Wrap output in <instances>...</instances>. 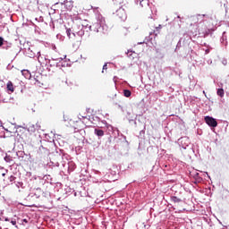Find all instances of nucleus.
Returning <instances> with one entry per match:
<instances>
[{"label": "nucleus", "mask_w": 229, "mask_h": 229, "mask_svg": "<svg viewBox=\"0 0 229 229\" xmlns=\"http://www.w3.org/2000/svg\"><path fill=\"white\" fill-rule=\"evenodd\" d=\"M4 160L7 162V164H12L13 162V157L12 156L6 154L5 157H4Z\"/></svg>", "instance_id": "nucleus-18"}, {"label": "nucleus", "mask_w": 229, "mask_h": 229, "mask_svg": "<svg viewBox=\"0 0 229 229\" xmlns=\"http://www.w3.org/2000/svg\"><path fill=\"white\" fill-rule=\"evenodd\" d=\"M218 223H219V225H223V223L220 220H218Z\"/></svg>", "instance_id": "nucleus-42"}, {"label": "nucleus", "mask_w": 229, "mask_h": 229, "mask_svg": "<svg viewBox=\"0 0 229 229\" xmlns=\"http://www.w3.org/2000/svg\"><path fill=\"white\" fill-rule=\"evenodd\" d=\"M135 3L136 4H139L140 3V5L141 7H144V4H148V6H149V3H148V0H135Z\"/></svg>", "instance_id": "nucleus-17"}, {"label": "nucleus", "mask_w": 229, "mask_h": 229, "mask_svg": "<svg viewBox=\"0 0 229 229\" xmlns=\"http://www.w3.org/2000/svg\"><path fill=\"white\" fill-rule=\"evenodd\" d=\"M227 40V37H226V31H224L222 34V37L220 38V42L221 44H224L225 46H228V41Z\"/></svg>", "instance_id": "nucleus-16"}, {"label": "nucleus", "mask_w": 229, "mask_h": 229, "mask_svg": "<svg viewBox=\"0 0 229 229\" xmlns=\"http://www.w3.org/2000/svg\"><path fill=\"white\" fill-rule=\"evenodd\" d=\"M11 225H13V226H15V228H18V226H17V221L12 220V221H11Z\"/></svg>", "instance_id": "nucleus-30"}, {"label": "nucleus", "mask_w": 229, "mask_h": 229, "mask_svg": "<svg viewBox=\"0 0 229 229\" xmlns=\"http://www.w3.org/2000/svg\"><path fill=\"white\" fill-rule=\"evenodd\" d=\"M51 47H52L53 51H56V45L53 44V45L51 46Z\"/></svg>", "instance_id": "nucleus-34"}, {"label": "nucleus", "mask_w": 229, "mask_h": 229, "mask_svg": "<svg viewBox=\"0 0 229 229\" xmlns=\"http://www.w3.org/2000/svg\"><path fill=\"white\" fill-rule=\"evenodd\" d=\"M180 148L182 149H189V151H194L192 145L191 144V139L189 137H182L178 140Z\"/></svg>", "instance_id": "nucleus-5"}, {"label": "nucleus", "mask_w": 229, "mask_h": 229, "mask_svg": "<svg viewBox=\"0 0 229 229\" xmlns=\"http://www.w3.org/2000/svg\"><path fill=\"white\" fill-rule=\"evenodd\" d=\"M208 53H210V49H206L205 50V55H208Z\"/></svg>", "instance_id": "nucleus-37"}, {"label": "nucleus", "mask_w": 229, "mask_h": 229, "mask_svg": "<svg viewBox=\"0 0 229 229\" xmlns=\"http://www.w3.org/2000/svg\"><path fill=\"white\" fill-rule=\"evenodd\" d=\"M116 15L121 19V21H126V11H124V8L123 5H121L117 10H116Z\"/></svg>", "instance_id": "nucleus-10"}, {"label": "nucleus", "mask_w": 229, "mask_h": 229, "mask_svg": "<svg viewBox=\"0 0 229 229\" xmlns=\"http://www.w3.org/2000/svg\"><path fill=\"white\" fill-rule=\"evenodd\" d=\"M4 221H10V218H8V217H4Z\"/></svg>", "instance_id": "nucleus-41"}, {"label": "nucleus", "mask_w": 229, "mask_h": 229, "mask_svg": "<svg viewBox=\"0 0 229 229\" xmlns=\"http://www.w3.org/2000/svg\"><path fill=\"white\" fill-rule=\"evenodd\" d=\"M21 72H22L23 76H26L27 78H28V76H30V71H28V70H23Z\"/></svg>", "instance_id": "nucleus-27"}, {"label": "nucleus", "mask_w": 229, "mask_h": 229, "mask_svg": "<svg viewBox=\"0 0 229 229\" xmlns=\"http://www.w3.org/2000/svg\"><path fill=\"white\" fill-rule=\"evenodd\" d=\"M114 4H115V6H119L121 4H123V0H113Z\"/></svg>", "instance_id": "nucleus-26"}, {"label": "nucleus", "mask_w": 229, "mask_h": 229, "mask_svg": "<svg viewBox=\"0 0 229 229\" xmlns=\"http://www.w3.org/2000/svg\"><path fill=\"white\" fill-rule=\"evenodd\" d=\"M128 56H131V55H128Z\"/></svg>", "instance_id": "nucleus-47"}, {"label": "nucleus", "mask_w": 229, "mask_h": 229, "mask_svg": "<svg viewBox=\"0 0 229 229\" xmlns=\"http://www.w3.org/2000/svg\"><path fill=\"white\" fill-rule=\"evenodd\" d=\"M2 101L3 103H12V101H8L6 98H4Z\"/></svg>", "instance_id": "nucleus-36"}, {"label": "nucleus", "mask_w": 229, "mask_h": 229, "mask_svg": "<svg viewBox=\"0 0 229 229\" xmlns=\"http://www.w3.org/2000/svg\"><path fill=\"white\" fill-rule=\"evenodd\" d=\"M40 194H42V189L37 188L34 196H36V198H40Z\"/></svg>", "instance_id": "nucleus-23"}, {"label": "nucleus", "mask_w": 229, "mask_h": 229, "mask_svg": "<svg viewBox=\"0 0 229 229\" xmlns=\"http://www.w3.org/2000/svg\"><path fill=\"white\" fill-rule=\"evenodd\" d=\"M15 179H16L15 176L11 175V176L9 177V182H15Z\"/></svg>", "instance_id": "nucleus-31"}, {"label": "nucleus", "mask_w": 229, "mask_h": 229, "mask_svg": "<svg viewBox=\"0 0 229 229\" xmlns=\"http://www.w3.org/2000/svg\"><path fill=\"white\" fill-rule=\"evenodd\" d=\"M181 47H182V38L178 41V43L176 45L175 51H176V49H180Z\"/></svg>", "instance_id": "nucleus-28"}, {"label": "nucleus", "mask_w": 229, "mask_h": 229, "mask_svg": "<svg viewBox=\"0 0 229 229\" xmlns=\"http://www.w3.org/2000/svg\"><path fill=\"white\" fill-rule=\"evenodd\" d=\"M2 49H5L6 51L11 49L12 53H13L15 56L19 55L17 51H15V47H12V43H9L8 41H4V39L2 45Z\"/></svg>", "instance_id": "nucleus-8"}, {"label": "nucleus", "mask_w": 229, "mask_h": 229, "mask_svg": "<svg viewBox=\"0 0 229 229\" xmlns=\"http://www.w3.org/2000/svg\"><path fill=\"white\" fill-rule=\"evenodd\" d=\"M171 201H173V203H182V199H180L176 196H172Z\"/></svg>", "instance_id": "nucleus-20"}, {"label": "nucleus", "mask_w": 229, "mask_h": 229, "mask_svg": "<svg viewBox=\"0 0 229 229\" xmlns=\"http://www.w3.org/2000/svg\"><path fill=\"white\" fill-rule=\"evenodd\" d=\"M62 4H64V7L66 8V10L71 11L72 10V2L68 1V0H64V3H62Z\"/></svg>", "instance_id": "nucleus-15"}, {"label": "nucleus", "mask_w": 229, "mask_h": 229, "mask_svg": "<svg viewBox=\"0 0 229 229\" xmlns=\"http://www.w3.org/2000/svg\"><path fill=\"white\" fill-rule=\"evenodd\" d=\"M4 127L0 128V130H3Z\"/></svg>", "instance_id": "nucleus-48"}, {"label": "nucleus", "mask_w": 229, "mask_h": 229, "mask_svg": "<svg viewBox=\"0 0 229 229\" xmlns=\"http://www.w3.org/2000/svg\"><path fill=\"white\" fill-rule=\"evenodd\" d=\"M213 31H215L214 29H207L204 32V37H208V35H212Z\"/></svg>", "instance_id": "nucleus-22"}, {"label": "nucleus", "mask_w": 229, "mask_h": 229, "mask_svg": "<svg viewBox=\"0 0 229 229\" xmlns=\"http://www.w3.org/2000/svg\"><path fill=\"white\" fill-rule=\"evenodd\" d=\"M22 185H24V183H23L22 182H16V187H17L18 189H21V187H22Z\"/></svg>", "instance_id": "nucleus-29"}, {"label": "nucleus", "mask_w": 229, "mask_h": 229, "mask_svg": "<svg viewBox=\"0 0 229 229\" xmlns=\"http://www.w3.org/2000/svg\"><path fill=\"white\" fill-rule=\"evenodd\" d=\"M162 28V25H159V29Z\"/></svg>", "instance_id": "nucleus-45"}, {"label": "nucleus", "mask_w": 229, "mask_h": 229, "mask_svg": "<svg viewBox=\"0 0 229 229\" xmlns=\"http://www.w3.org/2000/svg\"><path fill=\"white\" fill-rule=\"evenodd\" d=\"M0 221H1V217H0Z\"/></svg>", "instance_id": "nucleus-49"}, {"label": "nucleus", "mask_w": 229, "mask_h": 229, "mask_svg": "<svg viewBox=\"0 0 229 229\" xmlns=\"http://www.w3.org/2000/svg\"><path fill=\"white\" fill-rule=\"evenodd\" d=\"M115 169L116 168L114 167L113 169L111 168L106 171L105 176L107 180H113V182H114L115 176H117V171H115Z\"/></svg>", "instance_id": "nucleus-6"}, {"label": "nucleus", "mask_w": 229, "mask_h": 229, "mask_svg": "<svg viewBox=\"0 0 229 229\" xmlns=\"http://www.w3.org/2000/svg\"><path fill=\"white\" fill-rule=\"evenodd\" d=\"M191 176L194 178V183H201V182H203V177H201V175H199V173H198L197 171L191 172Z\"/></svg>", "instance_id": "nucleus-12"}, {"label": "nucleus", "mask_w": 229, "mask_h": 229, "mask_svg": "<svg viewBox=\"0 0 229 229\" xmlns=\"http://www.w3.org/2000/svg\"><path fill=\"white\" fill-rule=\"evenodd\" d=\"M123 95L125 98H130L131 96V91H130L129 89H124Z\"/></svg>", "instance_id": "nucleus-25"}, {"label": "nucleus", "mask_w": 229, "mask_h": 229, "mask_svg": "<svg viewBox=\"0 0 229 229\" xmlns=\"http://www.w3.org/2000/svg\"><path fill=\"white\" fill-rule=\"evenodd\" d=\"M140 133H144V131H140Z\"/></svg>", "instance_id": "nucleus-43"}, {"label": "nucleus", "mask_w": 229, "mask_h": 229, "mask_svg": "<svg viewBox=\"0 0 229 229\" xmlns=\"http://www.w3.org/2000/svg\"><path fill=\"white\" fill-rule=\"evenodd\" d=\"M56 67L62 69V67H69V63L67 61H59L56 63Z\"/></svg>", "instance_id": "nucleus-14"}, {"label": "nucleus", "mask_w": 229, "mask_h": 229, "mask_svg": "<svg viewBox=\"0 0 229 229\" xmlns=\"http://www.w3.org/2000/svg\"><path fill=\"white\" fill-rule=\"evenodd\" d=\"M64 58L59 57V58H51V59H47V64L48 67H56V63L57 62H63Z\"/></svg>", "instance_id": "nucleus-11"}, {"label": "nucleus", "mask_w": 229, "mask_h": 229, "mask_svg": "<svg viewBox=\"0 0 229 229\" xmlns=\"http://www.w3.org/2000/svg\"><path fill=\"white\" fill-rule=\"evenodd\" d=\"M42 180L43 182H47V183H51V175L49 174L44 175Z\"/></svg>", "instance_id": "nucleus-21"}, {"label": "nucleus", "mask_w": 229, "mask_h": 229, "mask_svg": "<svg viewBox=\"0 0 229 229\" xmlns=\"http://www.w3.org/2000/svg\"><path fill=\"white\" fill-rule=\"evenodd\" d=\"M4 41V38H3V37H0V47H2Z\"/></svg>", "instance_id": "nucleus-32"}, {"label": "nucleus", "mask_w": 229, "mask_h": 229, "mask_svg": "<svg viewBox=\"0 0 229 229\" xmlns=\"http://www.w3.org/2000/svg\"><path fill=\"white\" fill-rule=\"evenodd\" d=\"M94 134L98 138V139H101L103 137H105V131L104 130H101L99 128H96L94 130Z\"/></svg>", "instance_id": "nucleus-13"}, {"label": "nucleus", "mask_w": 229, "mask_h": 229, "mask_svg": "<svg viewBox=\"0 0 229 229\" xmlns=\"http://www.w3.org/2000/svg\"><path fill=\"white\" fill-rule=\"evenodd\" d=\"M22 222L28 224V219L24 218Z\"/></svg>", "instance_id": "nucleus-39"}, {"label": "nucleus", "mask_w": 229, "mask_h": 229, "mask_svg": "<svg viewBox=\"0 0 229 229\" xmlns=\"http://www.w3.org/2000/svg\"><path fill=\"white\" fill-rule=\"evenodd\" d=\"M55 146V143L52 141L43 140L41 141V146H39L38 150V155L40 158H46L51 155V148Z\"/></svg>", "instance_id": "nucleus-3"}, {"label": "nucleus", "mask_w": 229, "mask_h": 229, "mask_svg": "<svg viewBox=\"0 0 229 229\" xmlns=\"http://www.w3.org/2000/svg\"><path fill=\"white\" fill-rule=\"evenodd\" d=\"M89 30L95 31V33H106V31H108V26H106L103 15L98 14L97 22L93 23L91 26L83 22H78L73 26L72 30L70 28H66V35L71 38L72 32L73 37H83L85 31L88 32Z\"/></svg>", "instance_id": "nucleus-1"}, {"label": "nucleus", "mask_w": 229, "mask_h": 229, "mask_svg": "<svg viewBox=\"0 0 229 229\" xmlns=\"http://www.w3.org/2000/svg\"><path fill=\"white\" fill-rule=\"evenodd\" d=\"M12 99H13V98H10L9 101H12Z\"/></svg>", "instance_id": "nucleus-46"}, {"label": "nucleus", "mask_w": 229, "mask_h": 229, "mask_svg": "<svg viewBox=\"0 0 229 229\" xmlns=\"http://www.w3.org/2000/svg\"><path fill=\"white\" fill-rule=\"evenodd\" d=\"M22 154H23V152H17L16 153L17 157H21V155H22Z\"/></svg>", "instance_id": "nucleus-38"}, {"label": "nucleus", "mask_w": 229, "mask_h": 229, "mask_svg": "<svg viewBox=\"0 0 229 229\" xmlns=\"http://www.w3.org/2000/svg\"><path fill=\"white\" fill-rule=\"evenodd\" d=\"M7 89L10 90V92H13V83H12V81L7 82Z\"/></svg>", "instance_id": "nucleus-24"}, {"label": "nucleus", "mask_w": 229, "mask_h": 229, "mask_svg": "<svg viewBox=\"0 0 229 229\" xmlns=\"http://www.w3.org/2000/svg\"><path fill=\"white\" fill-rule=\"evenodd\" d=\"M204 121L210 128H216L217 126V120L212 116H205Z\"/></svg>", "instance_id": "nucleus-7"}, {"label": "nucleus", "mask_w": 229, "mask_h": 229, "mask_svg": "<svg viewBox=\"0 0 229 229\" xmlns=\"http://www.w3.org/2000/svg\"><path fill=\"white\" fill-rule=\"evenodd\" d=\"M25 55L29 58H37L38 62H41L42 57L40 56V51L35 47H29L25 50Z\"/></svg>", "instance_id": "nucleus-4"}, {"label": "nucleus", "mask_w": 229, "mask_h": 229, "mask_svg": "<svg viewBox=\"0 0 229 229\" xmlns=\"http://www.w3.org/2000/svg\"><path fill=\"white\" fill-rule=\"evenodd\" d=\"M108 69L106 63L103 65V71H106Z\"/></svg>", "instance_id": "nucleus-33"}, {"label": "nucleus", "mask_w": 229, "mask_h": 229, "mask_svg": "<svg viewBox=\"0 0 229 229\" xmlns=\"http://www.w3.org/2000/svg\"><path fill=\"white\" fill-rule=\"evenodd\" d=\"M2 176H5V174H3Z\"/></svg>", "instance_id": "nucleus-44"}, {"label": "nucleus", "mask_w": 229, "mask_h": 229, "mask_svg": "<svg viewBox=\"0 0 229 229\" xmlns=\"http://www.w3.org/2000/svg\"><path fill=\"white\" fill-rule=\"evenodd\" d=\"M24 130H28L30 133H35L36 130H40V125L38 123L33 124V123H29L26 126H22Z\"/></svg>", "instance_id": "nucleus-9"}, {"label": "nucleus", "mask_w": 229, "mask_h": 229, "mask_svg": "<svg viewBox=\"0 0 229 229\" xmlns=\"http://www.w3.org/2000/svg\"><path fill=\"white\" fill-rule=\"evenodd\" d=\"M216 94L219 96V98H225V89H223V88H219L216 90Z\"/></svg>", "instance_id": "nucleus-19"}, {"label": "nucleus", "mask_w": 229, "mask_h": 229, "mask_svg": "<svg viewBox=\"0 0 229 229\" xmlns=\"http://www.w3.org/2000/svg\"><path fill=\"white\" fill-rule=\"evenodd\" d=\"M203 17H205V15H201V14H199L197 19L199 20V19H203Z\"/></svg>", "instance_id": "nucleus-35"}, {"label": "nucleus", "mask_w": 229, "mask_h": 229, "mask_svg": "<svg viewBox=\"0 0 229 229\" xmlns=\"http://www.w3.org/2000/svg\"><path fill=\"white\" fill-rule=\"evenodd\" d=\"M15 128H16V130H17V129H19V128H22V126H21V125H16Z\"/></svg>", "instance_id": "nucleus-40"}, {"label": "nucleus", "mask_w": 229, "mask_h": 229, "mask_svg": "<svg viewBox=\"0 0 229 229\" xmlns=\"http://www.w3.org/2000/svg\"><path fill=\"white\" fill-rule=\"evenodd\" d=\"M47 165L53 169V167H59L62 173H68L71 174L76 169V163L71 160V156L65 153L64 149H56L55 153L50 158V162Z\"/></svg>", "instance_id": "nucleus-2"}]
</instances>
